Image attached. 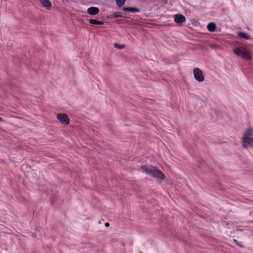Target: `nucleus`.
I'll return each instance as SVG.
<instances>
[{
    "label": "nucleus",
    "instance_id": "nucleus-1",
    "mask_svg": "<svg viewBox=\"0 0 253 253\" xmlns=\"http://www.w3.org/2000/svg\"><path fill=\"white\" fill-rule=\"evenodd\" d=\"M141 169L143 172L147 174L157 178L158 179L163 180L165 179L164 174L159 169L152 166H142Z\"/></svg>",
    "mask_w": 253,
    "mask_h": 253
},
{
    "label": "nucleus",
    "instance_id": "nucleus-2",
    "mask_svg": "<svg viewBox=\"0 0 253 253\" xmlns=\"http://www.w3.org/2000/svg\"><path fill=\"white\" fill-rule=\"evenodd\" d=\"M253 144V128L249 127L244 133L242 140V146L248 148Z\"/></svg>",
    "mask_w": 253,
    "mask_h": 253
},
{
    "label": "nucleus",
    "instance_id": "nucleus-3",
    "mask_svg": "<svg viewBox=\"0 0 253 253\" xmlns=\"http://www.w3.org/2000/svg\"><path fill=\"white\" fill-rule=\"evenodd\" d=\"M234 53L242 58L250 60L251 58V55L250 51L243 47H239L234 49Z\"/></svg>",
    "mask_w": 253,
    "mask_h": 253
},
{
    "label": "nucleus",
    "instance_id": "nucleus-4",
    "mask_svg": "<svg viewBox=\"0 0 253 253\" xmlns=\"http://www.w3.org/2000/svg\"><path fill=\"white\" fill-rule=\"evenodd\" d=\"M193 74L196 80L199 82H202L204 81L205 78L202 71L198 68H195L193 69Z\"/></svg>",
    "mask_w": 253,
    "mask_h": 253
},
{
    "label": "nucleus",
    "instance_id": "nucleus-5",
    "mask_svg": "<svg viewBox=\"0 0 253 253\" xmlns=\"http://www.w3.org/2000/svg\"><path fill=\"white\" fill-rule=\"evenodd\" d=\"M56 118L62 124L67 125L70 123V119L66 114H57Z\"/></svg>",
    "mask_w": 253,
    "mask_h": 253
},
{
    "label": "nucleus",
    "instance_id": "nucleus-6",
    "mask_svg": "<svg viewBox=\"0 0 253 253\" xmlns=\"http://www.w3.org/2000/svg\"><path fill=\"white\" fill-rule=\"evenodd\" d=\"M186 20L185 17L181 14H176L174 16V21L177 24H182Z\"/></svg>",
    "mask_w": 253,
    "mask_h": 253
},
{
    "label": "nucleus",
    "instance_id": "nucleus-7",
    "mask_svg": "<svg viewBox=\"0 0 253 253\" xmlns=\"http://www.w3.org/2000/svg\"><path fill=\"white\" fill-rule=\"evenodd\" d=\"M42 5L46 9L50 10L52 7V4L49 0H39Z\"/></svg>",
    "mask_w": 253,
    "mask_h": 253
},
{
    "label": "nucleus",
    "instance_id": "nucleus-8",
    "mask_svg": "<svg viewBox=\"0 0 253 253\" xmlns=\"http://www.w3.org/2000/svg\"><path fill=\"white\" fill-rule=\"evenodd\" d=\"M87 12L91 15H95L99 13V10L97 7L91 6L87 9Z\"/></svg>",
    "mask_w": 253,
    "mask_h": 253
},
{
    "label": "nucleus",
    "instance_id": "nucleus-9",
    "mask_svg": "<svg viewBox=\"0 0 253 253\" xmlns=\"http://www.w3.org/2000/svg\"><path fill=\"white\" fill-rule=\"evenodd\" d=\"M123 10L124 11L126 12H131L132 13L139 12L140 11L139 9L137 8L134 7H124Z\"/></svg>",
    "mask_w": 253,
    "mask_h": 253
},
{
    "label": "nucleus",
    "instance_id": "nucleus-10",
    "mask_svg": "<svg viewBox=\"0 0 253 253\" xmlns=\"http://www.w3.org/2000/svg\"><path fill=\"white\" fill-rule=\"evenodd\" d=\"M237 35L239 37H240L242 38H243L244 39H246V40H249L251 38L250 36L249 35H248L247 34H246V33L238 32L237 33Z\"/></svg>",
    "mask_w": 253,
    "mask_h": 253
},
{
    "label": "nucleus",
    "instance_id": "nucleus-11",
    "mask_svg": "<svg viewBox=\"0 0 253 253\" xmlns=\"http://www.w3.org/2000/svg\"><path fill=\"white\" fill-rule=\"evenodd\" d=\"M207 29L210 32H213L215 30L216 25L213 23H210L207 25Z\"/></svg>",
    "mask_w": 253,
    "mask_h": 253
},
{
    "label": "nucleus",
    "instance_id": "nucleus-12",
    "mask_svg": "<svg viewBox=\"0 0 253 253\" xmlns=\"http://www.w3.org/2000/svg\"><path fill=\"white\" fill-rule=\"evenodd\" d=\"M89 23L93 25H102L104 24V22L101 21H98L95 19H90Z\"/></svg>",
    "mask_w": 253,
    "mask_h": 253
},
{
    "label": "nucleus",
    "instance_id": "nucleus-13",
    "mask_svg": "<svg viewBox=\"0 0 253 253\" xmlns=\"http://www.w3.org/2000/svg\"><path fill=\"white\" fill-rule=\"evenodd\" d=\"M116 1L117 5L121 7L125 4L126 0H116Z\"/></svg>",
    "mask_w": 253,
    "mask_h": 253
},
{
    "label": "nucleus",
    "instance_id": "nucleus-14",
    "mask_svg": "<svg viewBox=\"0 0 253 253\" xmlns=\"http://www.w3.org/2000/svg\"><path fill=\"white\" fill-rule=\"evenodd\" d=\"M114 46L118 49H123L125 48V45L124 44H119L118 43H115Z\"/></svg>",
    "mask_w": 253,
    "mask_h": 253
},
{
    "label": "nucleus",
    "instance_id": "nucleus-15",
    "mask_svg": "<svg viewBox=\"0 0 253 253\" xmlns=\"http://www.w3.org/2000/svg\"><path fill=\"white\" fill-rule=\"evenodd\" d=\"M123 16L121 15L120 13L119 12H115L113 14V18H118V17H122Z\"/></svg>",
    "mask_w": 253,
    "mask_h": 253
},
{
    "label": "nucleus",
    "instance_id": "nucleus-16",
    "mask_svg": "<svg viewBox=\"0 0 253 253\" xmlns=\"http://www.w3.org/2000/svg\"><path fill=\"white\" fill-rule=\"evenodd\" d=\"M234 242L235 243H236V244H237L239 247H243L242 246H241V245L239 244V243L237 241V240H236V239H234Z\"/></svg>",
    "mask_w": 253,
    "mask_h": 253
},
{
    "label": "nucleus",
    "instance_id": "nucleus-17",
    "mask_svg": "<svg viewBox=\"0 0 253 253\" xmlns=\"http://www.w3.org/2000/svg\"><path fill=\"white\" fill-rule=\"evenodd\" d=\"M109 225L110 224H109V223L108 222H106L105 224V225L106 227H109Z\"/></svg>",
    "mask_w": 253,
    "mask_h": 253
},
{
    "label": "nucleus",
    "instance_id": "nucleus-18",
    "mask_svg": "<svg viewBox=\"0 0 253 253\" xmlns=\"http://www.w3.org/2000/svg\"><path fill=\"white\" fill-rule=\"evenodd\" d=\"M2 121V119L0 117V122Z\"/></svg>",
    "mask_w": 253,
    "mask_h": 253
}]
</instances>
